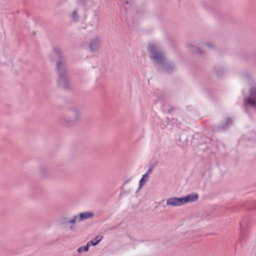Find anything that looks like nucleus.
Listing matches in <instances>:
<instances>
[{
  "mask_svg": "<svg viewBox=\"0 0 256 256\" xmlns=\"http://www.w3.org/2000/svg\"><path fill=\"white\" fill-rule=\"evenodd\" d=\"M80 114L78 108H72L68 111L66 116L60 117V122L64 126H72L80 119Z\"/></svg>",
  "mask_w": 256,
  "mask_h": 256,
  "instance_id": "obj_3",
  "label": "nucleus"
},
{
  "mask_svg": "<svg viewBox=\"0 0 256 256\" xmlns=\"http://www.w3.org/2000/svg\"><path fill=\"white\" fill-rule=\"evenodd\" d=\"M94 214L90 212H81L79 214L78 216L79 222L86 220L94 216Z\"/></svg>",
  "mask_w": 256,
  "mask_h": 256,
  "instance_id": "obj_10",
  "label": "nucleus"
},
{
  "mask_svg": "<svg viewBox=\"0 0 256 256\" xmlns=\"http://www.w3.org/2000/svg\"><path fill=\"white\" fill-rule=\"evenodd\" d=\"M130 181V179H128L127 180H126L124 182V184H126V183H128V182H129Z\"/></svg>",
  "mask_w": 256,
  "mask_h": 256,
  "instance_id": "obj_26",
  "label": "nucleus"
},
{
  "mask_svg": "<svg viewBox=\"0 0 256 256\" xmlns=\"http://www.w3.org/2000/svg\"><path fill=\"white\" fill-rule=\"evenodd\" d=\"M232 118L230 117H228L226 120L222 122L220 126H218V131L224 130L228 128L232 125Z\"/></svg>",
  "mask_w": 256,
  "mask_h": 256,
  "instance_id": "obj_7",
  "label": "nucleus"
},
{
  "mask_svg": "<svg viewBox=\"0 0 256 256\" xmlns=\"http://www.w3.org/2000/svg\"><path fill=\"white\" fill-rule=\"evenodd\" d=\"M54 52L56 58L58 59L56 65V70L58 74V86L60 88L68 90L70 88V82L68 72L66 67L65 57L58 47L54 48Z\"/></svg>",
  "mask_w": 256,
  "mask_h": 256,
  "instance_id": "obj_2",
  "label": "nucleus"
},
{
  "mask_svg": "<svg viewBox=\"0 0 256 256\" xmlns=\"http://www.w3.org/2000/svg\"><path fill=\"white\" fill-rule=\"evenodd\" d=\"M250 96L244 100V105L256 108V86H252L249 90Z\"/></svg>",
  "mask_w": 256,
  "mask_h": 256,
  "instance_id": "obj_5",
  "label": "nucleus"
},
{
  "mask_svg": "<svg viewBox=\"0 0 256 256\" xmlns=\"http://www.w3.org/2000/svg\"><path fill=\"white\" fill-rule=\"evenodd\" d=\"M148 177L149 176H148V174H145L142 176L139 182L138 188H140L141 187H142L145 182L148 180Z\"/></svg>",
  "mask_w": 256,
  "mask_h": 256,
  "instance_id": "obj_14",
  "label": "nucleus"
},
{
  "mask_svg": "<svg viewBox=\"0 0 256 256\" xmlns=\"http://www.w3.org/2000/svg\"><path fill=\"white\" fill-rule=\"evenodd\" d=\"M176 110V108L173 106H170V109L168 111V114H170L171 112L173 110Z\"/></svg>",
  "mask_w": 256,
  "mask_h": 256,
  "instance_id": "obj_22",
  "label": "nucleus"
},
{
  "mask_svg": "<svg viewBox=\"0 0 256 256\" xmlns=\"http://www.w3.org/2000/svg\"><path fill=\"white\" fill-rule=\"evenodd\" d=\"M121 224H118L117 225H116V226H112L110 228H108V230H114V229H116V228H118L120 225Z\"/></svg>",
  "mask_w": 256,
  "mask_h": 256,
  "instance_id": "obj_21",
  "label": "nucleus"
},
{
  "mask_svg": "<svg viewBox=\"0 0 256 256\" xmlns=\"http://www.w3.org/2000/svg\"><path fill=\"white\" fill-rule=\"evenodd\" d=\"M100 40L98 38H94L91 40L89 44V48L92 52H96L98 50L100 46Z\"/></svg>",
  "mask_w": 256,
  "mask_h": 256,
  "instance_id": "obj_9",
  "label": "nucleus"
},
{
  "mask_svg": "<svg viewBox=\"0 0 256 256\" xmlns=\"http://www.w3.org/2000/svg\"><path fill=\"white\" fill-rule=\"evenodd\" d=\"M128 4V1H126V2H125V4Z\"/></svg>",
  "mask_w": 256,
  "mask_h": 256,
  "instance_id": "obj_28",
  "label": "nucleus"
},
{
  "mask_svg": "<svg viewBox=\"0 0 256 256\" xmlns=\"http://www.w3.org/2000/svg\"><path fill=\"white\" fill-rule=\"evenodd\" d=\"M50 60H51V62H54V58L53 57H52V56H50Z\"/></svg>",
  "mask_w": 256,
  "mask_h": 256,
  "instance_id": "obj_25",
  "label": "nucleus"
},
{
  "mask_svg": "<svg viewBox=\"0 0 256 256\" xmlns=\"http://www.w3.org/2000/svg\"><path fill=\"white\" fill-rule=\"evenodd\" d=\"M250 216H244L242 219L241 222L240 224V226L241 230L240 236L239 240L240 244H242V242L247 237V234L246 233V229L247 228L248 224L250 222Z\"/></svg>",
  "mask_w": 256,
  "mask_h": 256,
  "instance_id": "obj_4",
  "label": "nucleus"
},
{
  "mask_svg": "<svg viewBox=\"0 0 256 256\" xmlns=\"http://www.w3.org/2000/svg\"><path fill=\"white\" fill-rule=\"evenodd\" d=\"M154 168V166H152V165H150L149 166V168L148 170V172L146 173V174H148V176H149V174H150V173L152 172V170Z\"/></svg>",
  "mask_w": 256,
  "mask_h": 256,
  "instance_id": "obj_20",
  "label": "nucleus"
},
{
  "mask_svg": "<svg viewBox=\"0 0 256 256\" xmlns=\"http://www.w3.org/2000/svg\"><path fill=\"white\" fill-rule=\"evenodd\" d=\"M168 206H180L184 204L182 198H172L166 200Z\"/></svg>",
  "mask_w": 256,
  "mask_h": 256,
  "instance_id": "obj_6",
  "label": "nucleus"
},
{
  "mask_svg": "<svg viewBox=\"0 0 256 256\" xmlns=\"http://www.w3.org/2000/svg\"><path fill=\"white\" fill-rule=\"evenodd\" d=\"M190 46L191 48V50L192 53L200 55L204 54V52L198 47L194 46L192 44H190Z\"/></svg>",
  "mask_w": 256,
  "mask_h": 256,
  "instance_id": "obj_13",
  "label": "nucleus"
},
{
  "mask_svg": "<svg viewBox=\"0 0 256 256\" xmlns=\"http://www.w3.org/2000/svg\"><path fill=\"white\" fill-rule=\"evenodd\" d=\"M184 204H187L190 202H196L198 198V195L196 193H192L187 195L185 197H182Z\"/></svg>",
  "mask_w": 256,
  "mask_h": 256,
  "instance_id": "obj_8",
  "label": "nucleus"
},
{
  "mask_svg": "<svg viewBox=\"0 0 256 256\" xmlns=\"http://www.w3.org/2000/svg\"><path fill=\"white\" fill-rule=\"evenodd\" d=\"M78 220V216H74L73 218L68 221H62V224H74L77 220Z\"/></svg>",
  "mask_w": 256,
  "mask_h": 256,
  "instance_id": "obj_16",
  "label": "nucleus"
},
{
  "mask_svg": "<svg viewBox=\"0 0 256 256\" xmlns=\"http://www.w3.org/2000/svg\"><path fill=\"white\" fill-rule=\"evenodd\" d=\"M70 228L71 230H72V229H73V226H70Z\"/></svg>",
  "mask_w": 256,
  "mask_h": 256,
  "instance_id": "obj_27",
  "label": "nucleus"
},
{
  "mask_svg": "<svg viewBox=\"0 0 256 256\" xmlns=\"http://www.w3.org/2000/svg\"><path fill=\"white\" fill-rule=\"evenodd\" d=\"M89 248H90V246L88 245V244H87L86 246H84L80 247L78 249L77 252L79 254L82 253L83 252H86L88 250Z\"/></svg>",
  "mask_w": 256,
  "mask_h": 256,
  "instance_id": "obj_15",
  "label": "nucleus"
},
{
  "mask_svg": "<svg viewBox=\"0 0 256 256\" xmlns=\"http://www.w3.org/2000/svg\"><path fill=\"white\" fill-rule=\"evenodd\" d=\"M91 0H78V4L80 6H86Z\"/></svg>",
  "mask_w": 256,
  "mask_h": 256,
  "instance_id": "obj_17",
  "label": "nucleus"
},
{
  "mask_svg": "<svg viewBox=\"0 0 256 256\" xmlns=\"http://www.w3.org/2000/svg\"><path fill=\"white\" fill-rule=\"evenodd\" d=\"M215 72L218 76H222L224 74V70L222 68H220L218 70H217Z\"/></svg>",
  "mask_w": 256,
  "mask_h": 256,
  "instance_id": "obj_18",
  "label": "nucleus"
},
{
  "mask_svg": "<svg viewBox=\"0 0 256 256\" xmlns=\"http://www.w3.org/2000/svg\"><path fill=\"white\" fill-rule=\"evenodd\" d=\"M240 205L246 210H252L256 209V201L253 203L246 202L240 204Z\"/></svg>",
  "mask_w": 256,
  "mask_h": 256,
  "instance_id": "obj_11",
  "label": "nucleus"
},
{
  "mask_svg": "<svg viewBox=\"0 0 256 256\" xmlns=\"http://www.w3.org/2000/svg\"><path fill=\"white\" fill-rule=\"evenodd\" d=\"M206 44L210 48H212L214 47L212 44L210 42H207Z\"/></svg>",
  "mask_w": 256,
  "mask_h": 256,
  "instance_id": "obj_23",
  "label": "nucleus"
},
{
  "mask_svg": "<svg viewBox=\"0 0 256 256\" xmlns=\"http://www.w3.org/2000/svg\"><path fill=\"white\" fill-rule=\"evenodd\" d=\"M45 172H46V170H43V169H42V174L43 176H46V173H45Z\"/></svg>",
  "mask_w": 256,
  "mask_h": 256,
  "instance_id": "obj_24",
  "label": "nucleus"
},
{
  "mask_svg": "<svg viewBox=\"0 0 256 256\" xmlns=\"http://www.w3.org/2000/svg\"><path fill=\"white\" fill-rule=\"evenodd\" d=\"M148 51L150 58L154 60L159 68L167 74H171L174 70V64L168 60L160 48L154 44H149Z\"/></svg>",
  "mask_w": 256,
  "mask_h": 256,
  "instance_id": "obj_1",
  "label": "nucleus"
},
{
  "mask_svg": "<svg viewBox=\"0 0 256 256\" xmlns=\"http://www.w3.org/2000/svg\"><path fill=\"white\" fill-rule=\"evenodd\" d=\"M72 16L75 21H77L78 18V16L77 13V10H75L72 12Z\"/></svg>",
  "mask_w": 256,
  "mask_h": 256,
  "instance_id": "obj_19",
  "label": "nucleus"
},
{
  "mask_svg": "<svg viewBox=\"0 0 256 256\" xmlns=\"http://www.w3.org/2000/svg\"><path fill=\"white\" fill-rule=\"evenodd\" d=\"M103 238L102 236H98L96 237H95L94 238L88 242L87 244L89 246H95L97 245Z\"/></svg>",
  "mask_w": 256,
  "mask_h": 256,
  "instance_id": "obj_12",
  "label": "nucleus"
}]
</instances>
